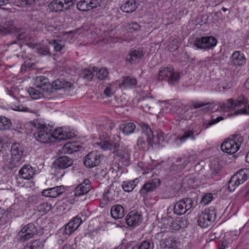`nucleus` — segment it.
Returning <instances> with one entry per match:
<instances>
[{"label":"nucleus","mask_w":249,"mask_h":249,"mask_svg":"<svg viewBox=\"0 0 249 249\" xmlns=\"http://www.w3.org/2000/svg\"><path fill=\"white\" fill-rule=\"evenodd\" d=\"M35 127L38 131L35 133L34 136L37 141L42 143H49L53 142V140H65L72 138L74 133L68 129L63 127L55 129L51 133V127L40 122L34 124Z\"/></svg>","instance_id":"f257e3e1"},{"label":"nucleus","mask_w":249,"mask_h":249,"mask_svg":"<svg viewBox=\"0 0 249 249\" xmlns=\"http://www.w3.org/2000/svg\"><path fill=\"white\" fill-rule=\"evenodd\" d=\"M158 81H167L170 85H175L180 80L179 73L174 71L173 67L161 68L157 76Z\"/></svg>","instance_id":"f03ea898"},{"label":"nucleus","mask_w":249,"mask_h":249,"mask_svg":"<svg viewBox=\"0 0 249 249\" xmlns=\"http://www.w3.org/2000/svg\"><path fill=\"white\" fill-rule=\"evenodd\" d=\"M243 141V137L239 135H235L232 138L223 142L221 145V149L224 152L233 154L239 149Z\"/></svg>","instance_id":"7ed1b4c3"},{"label":"nucleus","mask_w":249,"mask_h":249,"mask_svg":"<svg viewBox=\"0 0 249 249\" xmlns=\"http://www.w3.org/2000/svg\"><path fill=\"white\" fill-rule=\"evenodd\" d=\"M142 134L138 139L137 146L140 150H146L149 148L150 142L149 135L152 134V129L146 124H143L142 126Z\"/></svg>","instance_id":"20e7f679"},{"label":"nucleus","mask_w":249,"mask_h":249,"mask_svg":"<svg viewBox=\"0 0 249 249\" xmlns=\"http://www.w3.org/2000/svg\"><path fill=\"white\" fill-rule=\"evenodd\" d=\"M195 203L192 198L187 197L177 202L174 207V212L178 215H182L186 213L193 207Z\"/></svg>","instance_id":"39448f33"},{"label":"nucleus","mask_w":249,"mask_h":249,"mask_svg":"<svg viewBox=\"0 0 249 249\" xmlns=\"http://www.w3.org/2000/svg\"><path fill=\"white\" fill-rule=\"evenodd\" d=\"M104 156L99 151H92L89 153L84 158V163L86 167L89 168L98 166L103 159Z\"/></svg>","instance_id":"423d86ee"},{"label":"nucleus","mask_w":249,"mask_h":249,"mask_svg":"<svg viewBox=\"0 0 249 249\" xmlns=\"http://www.w3.org/2000/svg\"><path fill=\"white\" fill-rule=\"evenodd\" d=\"M37 234V229L34 224L30 223L24 226L18 233V240L24 242Z\"/></svg>","instance_id":"0eeeda50"},{"label":"nucleus","mask_w":249,"mask_h":249,"mask_svg":"<svg viewBox=\"0 0 249 249\" xmlns=\"http://www.w3.org/2000/svg\"><path fill=\"white\" fill-rule=\"evenodd\" d=\"M160 184V180L155 178L144 183L140 190V195L143 197H147L152 192L155 191Z\"/></svg>","instance_id":"6e6552de"},{"label":"nucleus","mask_w":249,"mask_h":249,"mask_svg":"<svg viewBox=\"0 0 249 249\" xmlns=\"http://www.w3.org/2000/svg\"><path fill=\"white\" fill-rule=\"evenodd\" d=\"M121 137L118 135H114L109 141H101L95 143L104 150L116 149L120 146Z\"/></svg>","instance_id":"1a4fd4ad"},{"label":"nucleus","mask_w":249,"mask_h":249,"mask_svg":"<svg viewBox=\"0 0 249 249\" xmlns=\"http://www.w3.org/2000/svg\"><path fill=\"white\" fill-rule=\"evenodd\" d=\"M15 34L17 39L23 42H30L34 40V35L29 28L20 27L16 28Z\"/></svg>","instance_id":"9d476101"},{"label":"nucleus","mask_w":249,"mask_h":249,"mask_svg":"<svg viewBox=\"0 0 249 249\" xmlns=\"http://www.w3.org/2000/svg\"><path fill=\"white\" fill-rule=\"evenodd\" d=\"M16 28L14 21L7 18H1L0 21V34L5 35L15 33Z\"/></svg>","instance_id":"9b49d317"},{"label":"nucleus","mask_w":249,"mask_h":249,"mask_svg":"<svg viewBox=\"0 0 249 249\" xmlns=\"http://www.w3.org/2000/svg\"><path fill=\"white\" fill-rule=\"evenodd\" d=\"M82 216L83 214L82 213L78 214L66 224L64 231L66 234L71 235L80 226L81 223L85 220L82 219Z\"/></svg>","instance_id":"f8f14e48"},{"label":"nucleus","mask_w":249,"mask_h":249,"mask_svg":"<svg viewBox=\"0 0 249 249\" xmlns=\"http://www.w3.org/2000/svg\"><path fill=\"white\" fill-rule=\"evenodd\" d=\"M73 4L72 0H53L50 5L53 11L57 12L67 10Z\"/></svg>","instance_id":"ddd939ff"},{"label":"nucleus","mask_w":249,"mask_h":249,"mask_svg":"<svg viewBox=\"0 0 249 249\" xmlns=\"http://www.w3.org/2000/svg\"><path fill=\"white\" fill-rule=\"evenodd\" d=\"M161 238L160 246L162 249H172L175 246L176 240L174 237L170 235L168 232L161 231Z\"/></svg>","instance_id":"4468645a"},{"label":"nucleus","mask_w":249,"mask_h":249,"mask_svg":"<svg viewBox=\"0 0 249 249\" xmlns=\"http://www.w3.org/2000/svg\"><path fill=\"white\" fill-rule=\"evenodd\" d=\"M126 222L129 226H136L142 222V217L141 213L136 210L129 212L126 218Z\"/></svg>","instance_id":"2eb2a0df"},{"label":"nucleus","mask_w":249,"mask_h":249,"mask_svg":"<svg viewBox=\"0 0 249 249\" xmlns=\"http://www.w3.org/2000/svg\"><path fill=\"white\" fill-rule=\"evenodd\" d=\"M91 189V185L89 179H85L74 189V196H81L86 195Z\"/></svg>","instance_id":"dca6fc26"},{"label":"nucleus","mask_w":249,"mask_h":249,"mask_svg":"<svg viewBox=\"0 0 249 249\" xmlns=\"http://www.w3.org/2000/svg\"><path fill=\"white\" fill-rule=\"evenodd\" d=\"M36 174V169L30 164L24 165L18 171L19 178L25 180L32 179Z\"/></svg>","instance_id":"f3484780"},{"label":"nucleus","mask_w":249,"mask_h":249,"mask_svg":"<svg viewBox=\"0 0 249 249\" xmlns=\"http://www.w3.org/2000/svg\"><path fill=\"white\" fill-rule=\"evenodd\" d=\"M188 161L184 159L179 158L172 163L170 167L169 174L174 175L182 171L188 164Z\"/></svg>","instance_id":"a211bd4d"},{"label":"nucleus","mask_w":249,"mask_h":249,"mask_svg":"<svg viewBox=\"0 0 249 249\" xmlns=\"http://www.w3.org/2000/svg\"><path fill=\"white\" fill-rule=\"evenodd\" d=\"M73 164L72 159L67 156H60L56 159L54 162L55 168L64 169L71 166Z\"/></svg>","instance_id":"6ab92c4d"},{"label":"nucleus","mask_w":249,"mask_h":249,"mask_svg":"<svg viewBox=\"0 0 249 249\" xmlns=\"http://www.w3.org/2000/svg\"><path fill=\"white\" fill-rule=\"evenodd\" d=\"M231 65L232 66H242L246 64V58L244 53L240 51H235L231 58Z\"/></svg>","instance_id":"aec40b11"},{"label":"nucleus","mask_w":249,"mask_h":249,"mask_svg":"<svg viewBox=\"0 0 249 249\" xmlns=\"http://www.w3.org/2000/svg\"><path fill=\"white\" fill-rule=\"evenodd\" d=\"M23 145L20 143L15 142L11 147V157L14 159L22 160L21 158L24 152Z\"/></svg>","instance_id":"412c9836"},{"label":"nucleus","mask_w":249,"mask_h":249,"mask_svg":"<svg viewBox=\"0 0 249 249\" xmlns=\"http://www.w3.org/2000/svg\"><path fill=\"white\" fill-rule=\"evenodd\" d=\"M65 191L62 185L44 189L42 191V195L46 197H56L61 195Z\"/></svg>","instance_id":"4be33fe9"},{"label":"nucleus","mask_w":249,"mask_h":249,"mask_svg":"<svg viewBox=\"0 0 249 249\" xmlns=\"http://www.w3.org/2000/svg\"><path fill=\"white\" fill-rule=\"evenodd\" d=\"M216 214L213 210L206 209L203 212V229L208 227L215 218Z\"/></svg>","instance_id":"5701e85b"},{"label":"nucleus","mask_w":249,"mask_h":249,"mask_svg":"<svg viewBox=\"0 0 249 249\" xmlns=\"http://www.w3.org/2000/svg\"><path fill=\"white\" fill-rule=\"evenodd\" d=\"M144 56L143 52L142 50H133L131 51L126 56V60L131 64L139 62Z\"/></svg>","instance_id":"b1692460"},{"label":"nucleus","mask_w":249,"mask_h":249,"mask_svg":"<svg viewBox=\"0 0 249 249\" xmlns=\"http://www.w3.org/2000/svg\"><path fill=\"white\" fill-rule=\"evenodd\" d=\"M116 156L119 160L126 166L129 164L130 160V153L127 149L123 148L116 150Z\"/></svg>","instance_id":"393cba45"},{"label":"nucleus","mask_w":249,"mask_h":249,"mask_svg":"<svg viewBox=\"0 0 249 249\" xmlns=\"http://www.w3.org/2000/svg\"><path fill=\"white\" fill-rule=\"evenodd\" d=\"M72 86L70 82L66 81L64 79H57L52 83V86L55 90L63 89H69Z\"/></svg>","instance_id":"a878e982"},{"label":"nucleus","mask_w":249,"mask_h":249,"mask_svg":"<svg viewBox=\"0 0 249 249\" xmlns=\"http://www.w3.org/2000/svg\"><path fill=\"white\" fill-rule=\"evenodd\" d=\"M23 161L19 159L11 158L10 160L3 165V169L7 172L17 169L22 165Z\"/></svg>","instance_id":"bb28decb"},{"label":"nucleus","mask_w":249,"mask_h":249,"mask_svg":"<svg viewBox=\"0 0 249 249\" xmlns=\"http://www.w3.org/2000/svg\"><path fill=\"white\" fill-rule=\"evenodd\" d=\"M111 216L115 219H121L125 215L124 207L120 205L116 204L113 206L110 210Z\"/></svg>","instance_id":"cd10ccee"},{"label":"nucleus","mask_w":249,"mask_h":249,"mask_svg":"<svg viewBox=\"0 0 249 249\" xmlns=\"http://www.w3.org/2000/svg\"><path fill=\"white\" fill-rule=\"evenodd\" d=\"M137 8L136 2L135 0H128L121 5L120 9L124 12L130 13L135 11Z\"/></svg>","instance_id":"c85d7f7f"},{"label":"nucleus","mask_w":249,"mask_h":249,"mask_svg":"<svg viewBox=\"0 0 249 249\" xmlns=\"http://www.w3.org/2000/svg\"><path fill=\"white\" fill-rule=\"evenodd\" d=\"M217 43V39L214 36H203V50H213Z\"/></svg>","instance_id":"c756f323"},{"label":"nucleus","mask_w":249,"mask_h":249,"mask_svg":"<svg viewBox=\"0 0 249 249\" xmlns=\"http://www.w3.org/2000/svg\"><path fill=\"white\" fill-rule=\"evenodd\" d=\"M137 83V81L135 78L127 76L123 77L120 86L121 87H123L125 89H130L135 87Z\"/></svg>","instance_id":"7c9ffc66"},{"label":"nucleus","mask_w":249,"mask_h":249,"mask_svg":"<svg viewBox=\"0 0 249 249\" xmlns=\"http://www.w3.org/2000/svg\"><path fill=\"white\" fill-rule=\"evenodd\" d=\"M135 128L136 125L133 123L122 124L119 126L120 130L125 135H128L133 133Z\"/></svg>","instance_id":"2f4dec72"},{"label":"nucleus","mask_w":249,"mask_h":249,"mask_svg":"<svg viewBox=\"0 0 249 249\" xmlns=\"http://www.w3.org/2000/svg\"><path fill=\"white\" fill-rule=\"evenodd\" d=\"M240 184L244 183L249 178V171L244 169L240 170L233 175Z\"/></svg>","instance_id":"473e14b6"},{"label":"nucleus","mask_w":249,"mask_h":249,"mask_svg":"<svg viewBox=\"0 0 249 249\" xmlns=\"http://www.w3.org/2000/svg\"><path fill=\"white\" fill-rule=\"evenodd\" d=\"M210 173L209 175H207V178H210L213 176L216 175L219 171L221 169V166L219 165L218 161L214 160L211 162L209 164Z\"/></svg>","instance_id":"72a5a7b5"},{"label":"nucleus","mask_w":249,"mask_h":249,"mask_svg":"<svg viewBox=\"0 0 249 249\" xmlns=\"http://www.w3.org/2000/svg\"><path fill=\"white\" fill-rule=\"evenodd\" d=\"M79 150V148L75 145V143L73 142H70L65 144L60 150L61 153L71 154L73 152L77 151Z\"/></svg>","instance_id":"f704fd0d"},{"label":"nucleus","mask_w":249,"mask_h":249,"mask_svg":"<svg viewBox=\"0 0 249 249\" xmlns=\"http://www.w3.org/2000/svg\"><path fill=\"white\" fill-rule=\"evenodd\" d=\"M223 111H228L231 109L234 108L236 107L234 104V100L232 99H229L225 102L220 103L219 107Z\"/></svg>","instance_id":"c9c22d12"},{"label":"nucleus","mask_w":249,"mask_h":249,"mask_svg":"<svg viewBox=\"0 0 249 249\" xmlns=\"http://www.w3.org/2000/svg\"><path fill=\"white\" fill-rule=\"evenodd\" d=\"M28 92L31 97L34 100H37L45 97V93H42L39 89L35 88L30 87L28 89Z\"/></svg>","instance_id":"e433bc0d"},{"label":"nucleus","mask_w":249,"mask_h":249,"mask_svg":"<svg viewBox=\"0 0 249 249\" xmlns=\"http://www.w3.org/2000/svg\"><path fill=\"white\" fill-rule=\"evenodd\" d=\"M154 245L153 242L150 240L142 241L139 244L134 246L131 249H153Z\"/></svg>","instance_id":"4c0bfd02"},{"label":"nucleus","mask_w":249,"mask_h":249,"mask_svg":"<svg viewBox=\"0 0 249 249\" xmlns=\"http://www.w3.org/2000/svg\"><path fill=\"white\" fill-rule=\"evenodd\" d=\"M154 245L153 242L150 240L142 241L139 244L134 246L131 249H153Z\"/></svg>","instance_id":"58836bf2"},{"label":"nucleus","mask_w":249,"mask_h":249,"mask_svg":"<svg viewBox=\"0 0 249 249\" xmlns=\"http://www.w3.org/2000/svg\"><path fill=\"white\" fill-rule=\"evenodd\" d=\"M154 245L153 242L150 240L142 241L139 244L134 246L131 249H153Z\"/></svg>","instance_id":"ea45409f"},{"label":"nucleus","mask_w":249,"mask_h":249,"mask_svg":"<svg viewBox=\"0 0 249 249\" xmlns=\"http://www.w3.org/2000/svg\"><path fill=\"white\" fill-rule=\"evenodd\" d=\"M195 132H193L192 130H185L183 132V134L182 135L179 137H178L176 139V141L178 142L179 141L180 143H183L189 139L191 138L192 139H194V135H195Z\"/></svg>","instance_id":"a19ab883"},{"label":"nucleus","mask_w":249,"mask_h":249,"mask_svg":"<svg viewBox=\"0 0 249 249\" xmlns=\"http://www.w3.org/2000/svg\"><path fill=\"white\" fill-rule=\"evenodd\" d=\"M12 122L10 119L5 117H0V130H9L12 127Z\"/></svg>","instance_id":"79ce46f5"},{"label":"nucleus","mask_w":249,"mask_h":249,"mask_svg":"<svg viewBox=\"0 0 249 249\" xmlns=\"http://www.w3.org/2000/svg\"><path fill=\"white\" fill-rule=\"evenodd\" d=\"M36 0H14L15 5L20 7H30L36 3Z\"/></svg>","instance_id":"37998d69"},{"label":"nucleus","mask_w":249,"mask_h":249,"mask_svg":"<svg viewBox=\"0 0 249 249\" xmlns=\"http://www.w3.org/2000/svg\"><path fill=\"white\" fill-rule=\"evenodd\" d=\"M43 247L42 241L40 240H35L30 242L23 249H42Z\"/></svg>","instance_id":"c03bdc74"},{"label":"nucleus","mask_w":249,"mask_h":249,"mask_svg":"<svg viewBox=\"0 0 249 249\" xmlns=\"http://www.w3.org/2000/svg\"><path fill=\"white\" fill-rule=\"evenodd\" d=\"M36 87L40 89L42 93H45V98L52 92L53 89L52 84H51L49 81L43 85H36Z\"/></svg>","instance_id":"a18cd8bd"},{"label":"nucleus","mask_w":249,"mask_h":249,"mask_svg":"<svg viewBox=\"0 0 249 249\" xmlns=\"http://www.w3.org/2000/svg\"><path fill=\"white\" fill-rule=\"evenodd\" d=\"M153 101L149 98L144 99L140 101L141 107L143 109L144 111L148 112L150 110L152 106H153Z\"/></svg>","instance_id":"49530a36"},{"label":"nucleus","mask_w":249,"mask_h":249,"mask_svg":"<svg viewBox=\"0 0 249 249\" xmlns=\"http://www.w3.org/2000/svg\"><path fill=\"white\" fill-rule=\"evenodd\" d=\"M136 180H133L129 181H124L122 186L125 192H129L132 191L136 187V184L135 182Z\"/></svg>","instance_id":"de8ad7c7"},{"label":"nucleus","mask_w":249,"mask_h":249,"mask_svg":"<svg viewBox=\"0 0 249 249\" xmlns=\"http://www.w3.org/2000/svg\"><path fill=\"white\" fill-rule=\"evenodd\" d=\"M49 44L52 45L55 52H60L65 46V43L60 40H54L52 42L50 41Z\"/></svg>","instance_id":"09e8293b"},{"label":"nucleus","mask_w":249,"mask_h":249,"mask_svg":"<svg viewBox=\"0 0 249 249\" xmlns=\"http://www.w3.org/2000/svg\"><path fill=\"white\" fill-rule=\"evenodd\" d=\"M218 108L213 103H203V112H213L217 110Z\"/></svg>","instance_id":"8fccbe9b"},{"label":"nucleus","mask_w":249,"mask_h":249,"mask_svg":"<svg viewBox=\"0 0 249 249\" xmlns=\"http://www.w3.org/2000/svg\"><path fill=\"white\" fill-rule=\"evenodd\" d=\"M89 0H81L77 4V9L81 11H88L90 10L89 5L88 3Z\"/></svg>","instance_id":"3c124183"},{"label":"nucleus","mask_w":249,"mask_h":249,"mask_svg":"<svg viewBox=\"0 0 249 249\" xmlns=\"http://www.w3.org/2000/svg\"><path fill=\"white\" fill-rule=\"evenodd\" d=\"M82 78L88 81H90L94 76L93 72L89 69L84 70L80 74Z\"/></svg>","instance_id":"603ef678"},{"label":"nucleus","mask_w":249,"mask_h":249,"mask_svg":"<svg viewBox=\"0 0 249 249\" xmlns=\"http://www.w3.org/2000/svg\"><path fill=\"white\" fill-rule=\"evenodd\" d=\"M236 107H241L242 106H245L248 104V99L244 95H241L234 101Z\"/></svg>","instance_id":"864d4df0"},{"label":"nucleus","mask_w":249,"mask_h":249,"mask_svg":"<svg viewBox=\"0 0 249 249\" xmlns=\"http://www.w3.org/2000/svg\"><path fill=\"white\" fill-rule=\"evenodd\" d=\"M52 208L51 204L48 202H44L38 206L37 209L40 213H46L49 212Z\"/></svg>","instance_id":"5fc2aeb1"},{"label":"nucleus","mask_w":249,"mask_h":249,"mask_svg":"<svg viewBox=\"0 0 249 249\" xmlns=\"http://www.w3.org/2000/svg\"><path fill=\"white\" fill-rule=\"evenodd\" d=\"M36 51L41 55H46L49 53L50 49L47 46L39 45L36 46Z\"/></svg>","instance_id":"6e6d98bb"},{"label":"nucleus","mask_w":249,"mask_h":249,"mask_svg":"<svg viewBox=\"0 0 249 249\" xmlns=\"http://www.w3.org/2000/svg\"><path fill=\"white\" fill-rule=\"evenodd\" d=\"M126 29L128 32H137L140 30V26L136 22H131L126 26Z\"/></svg>","instance_id":"4d7b16f0"},{"label":"nucleus","mask_w":249,"mask_h":249,"mask_svg":"<svg viewBox=\"0 0 249 249\" xmlns=\"http://www.w3.org/2000/svg\"><path fill=\"white\" fill-rule=\"evenodd\" d=\"M239 185L240 184L238 183V182H237V179H236L234 176L233 175L229 182L228 189L231 192H233Z\"/></svg>","instance_id":"13d9d810"},{"label":"nucleus","mask_w":249,"mask_h":249,"mask_svg":"<svg viewBox=\"0 0 249 249\" xmlns=\"http://www.w3.org/2000/svg\"><path fill=\"white\" fill-rule=\"evenodd\" d=\"M223 120V118L221 116H219L217 117L216 119H213L212 120L208 122H205L203 123V128L206 129L211 125L217 123L220 121Z\"/></svg>","instance_id":"bf43d9fd"},{"label":"nucleus","mask_w":249,"mask_h":249,"mask_svg":"<svg viewBox=\"0 0 249 249\" xmlns=\"http://www.w3.org/2000/svg\"><path fill=\"white\" fill-rule=\"evenodd\" d=\"M235 115H249V104H247L244 107L237 109L234 112Z\"/></svg>","instance_id":"052dcab7"},{"label":"nucleus","mask_w":249,"mask_h":249,"mask_svg":"<svg viewBox=\"0 0 249 249\" xmlns=\"http://www.w3.org/2000/svg\"><path fill=\"white\" fill-rule=\"evenodd\" d=\"M107 74V70L105 68L100 69L96 73V76L99 80L104 79Z\"/></svg>","instance_id":"680f3d73"},{"label":"nucleus","mask_w":249,"mask_h":249,"mask_svg":"<svg viewBox=\"0 0 249 249\" xmlns=\"http://www.w3.org/2000/svg\"><path fill=\"white\" fill-rule=\"evenodd\" d=\"M102 0H89L88 3L89 5L90 10L95 9L101 6Z\"/></svg>","instance_id":"e2e57ef3"},{"label":"nucleus","mask_w":249,"mask_h":249,"mask_svg":"<svg viewBox=\"0 0 249 249\" xmlns=\"http://www.w3.org/2000/svg\"><path fill=\"white\" fill-rule=\"evenodd\" d=\"M49 81V79L46 77L43 76L37 77L35 84L36 86V85H43L46 84L48 83Z\"/></svg>","instance_id":"0e129e2a"},{"label":"nucleus","mask_w":249,"mask_h":249,"mask_svg":"<svg viewBox=\"0 0 249 249\" xmlns=\"http://www.w3.org/2000/svg\"><path fill=\"white\" fill-rule=\"evenodd\" d=\"M177 220L180 229L185 228L188 225L189 222L186 218H180L178 220Z\"/></svg>","instance_id":"69168bd1"},{"label":"nucleus","mask_w":249,"mask_h":249,"mask_svg":"<svg viewBox=\"0 0 249 249\" xmlns=\"http://www.w3.org/2000/svg\"><path fill=\"white\" fill-rule=\"evenodd\" d=\"M213 199V195L212 193H207L203 196V204H209Z\"/></svg>","instance_id":"338daca9"},{"label":"nucleus","mask_w":249,"mask_h":249,"mask_svg":"<svg viewBox=\"0 0 249 249\" xmlns=\"http://www.w3.org/2000/svg\"><path fill=\"white\" fill-rule=\"evenodd\" d=\"M149 137L150 138V142H151L150 143V146H153L154 145H159L158 137L157 134L154 135L153 132L152 131V134L149 135Z\"/></svg>","instance_id":"774afa93"}]
</instances>
